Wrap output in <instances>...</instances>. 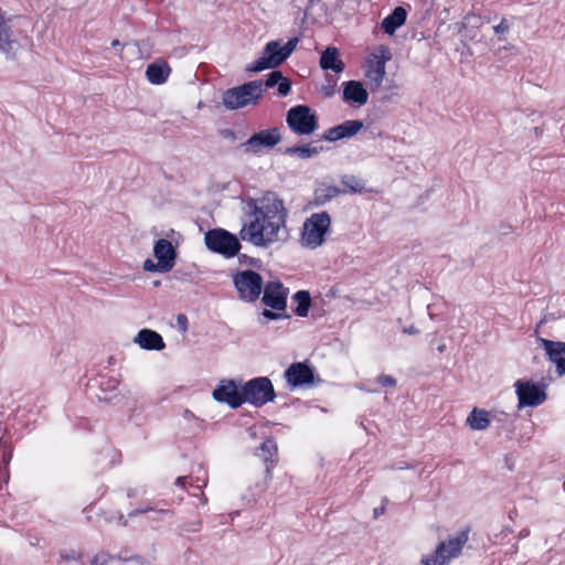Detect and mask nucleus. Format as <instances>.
<instances>
[{"label":"nucleus","instance_id":"obj_1","mask_svg":"<svg viewBox=\"0 0 565 565\" xmlns=\"http://www.w3.org/2000/svg\"><path fill=\"white\" fill-rule=\"evenodd\" d=\"M254 455L264 462L265 469L262 470L260 467H258L255 471L260 478L255 480L254 486L248 487L252 497L259 495L266 491L273 479L271 471L278 462V447L276 440L273 437L266 438L260 446L255 449Z\"/></svg>","mask_w":565,"mask_h":565},{"label":"nucleus","instance_id":"obj_2","mask_svg":"<svg viewBox=\"0 0 565 565\" xmlns=\"http://www.w3.org/2000/svg\"><path fill=\"white\" fill-rule=\"evenodd\" d=\"M264 92L262 79L249 81L224 90L222 103L226 109L236 110L248 105H257Z\"/></svg>","mask_w":565,"mask_h":565},{"label":"nucleus","instance_id":"obj_3","mask_svg":"<svg viewBox=\"0 0 565 565\" xmlns=\"http://www.w3.org/2000/svg\"><path fill=\"white\" fill-rule=\"evenodd\" d=\"M232 281L238 299L247 303L259 299L265 284L263 276L252 268L236 270L232 274Z\"/></svg>","mask_w":565,"mask_h":565},{"label":"nucleus","instance_id":"obj_4","mask_svg":"<svg viewBox=\"0 0 565 565\" xmlns=\"http://www.w3.org/2000/svg\"><path fill=\"white\" fill-rule=\"evenodd\" d=\"M204 244L210 252L226 259L238 255L242 248L238 236L222 227L210 228L204 234Z\"/></svg>","mask_w":565,"mask_h":565},{"label":"nucleus","instance_id":"obj_5","mask_svg":"<svg viewBox=\"0 0 565 565\" xmlns=\"http://www.w3.org/2000/svg\"><path fill=\"white\" fill-rule=\"evenodd\" d=\"M331 228V216L327 211L313 213L306 218L301 230V245L317 248L326 242V235Z\"/></svg>","mask_w":565,"mask_h":565},{"label":"nucleus","instance_id":"obj_6","mask_svg":"<svg viewBox=\"0 0 565 565\" xmlns=\"http://www.w3.org/2000/svg\"><path fill=\"white\" fill-rule=\"evenodd\" d=\"M468 534L469 529H465L457 536L440 541L431 555L422 558V565H447L461 554L462 547L468 541Z\"/></svg>","mask_w":565,"mask_h":565},{"label":"nucleus","instance_id":"obj_7","mask_svg":"<svg viewBox=\"0 0 565 565\" xmlns=\"http://www.w3.org/2000/svg\"><path fill=\"white\" fill-rule=\"evenodd\" d=\"M286 124L298 136H309L319 128L317 113L306 104L289 108L286 113Z\"/></svg>","mask_w":565,"mask_h":565},{"label":"nucleus","instance_id":"obj_8","mask_svg":"<svg viewBox=\"0 0 565 565\" xmlns=\"http://www.w3.org/2000/svg\"><path fill=\"white\" fill-rule=\"evenodd\" d=\"M284 379L290 391L312 387L322 383L316 367L309 360L291 363L284 372Z\"/></svg>","mask_w":565,"mask_h":565},{"label":"nucleus","instance_id":"obj_9","mask_svg":"<svg viewBox=\"0 0 565 565\" xmlns=\"http://www.w3.org/2000/svg\"><path fill=\"white\" fill-rule=\"evenodd\" d=\"M244 404L262 407L277 397L273 382L267 376L253 377L243 382Z\"/></svg>","mask_w":565,"mask_h":565},{"label":"nucleus","instance_id":"obj_10","mask_svg":"<svg viewBox=\"0 0 565 565\" xmlns=\"http://www.w3.org/2000/svg\"><path fill=\"white\" fill-rule=\"evenodd\" d=\"M514 387L518 396V409L536 407L547 398L546 386L542 383L521 379L514 383Z\"/></svg>","mask_w":565,"mask_h":565},{"label":"nucleus","instance_id":"obj_11","mask_svg":"<svg viewBox=\"0 0 565 565\" xmlns=\"http://www.w3.org/2000/svg\"><path fill=\"white\" fill-rule=\"evenodd\" d=\"M288 60L279 40L266 43L262 56L246 67L247 72L259 73L268 68H276Z\"/></svg>","mask_w":565,"mask_h":565},{"label":"nucleus","instance_id":"obj_12","mask_svg":"<svg viewBox=\"0 0 565 565\" xmlns=\"http://www.w3.org/2000/svg\"><path fill=\"white\" fill-rule=\"evenodd\" d=\"M212 397L216 402L236 409L244 404L243 382L235 379L221 380L213 390Z\"/></svg>","mask_w":565,"mask_h":565},{"label":"nucleus","instance_id":"obj_13","mask_svg":"<svg viewBox=\"0 0 565 565\" xmlns=\"http://www.w3.org/2000/svg\"><path fill=\"white\" fill-rule=\"evenodd\" d=\"M281 141L279 128L262 129L254 132L246 141L241 143L245 152L259 153L263 150H270Z\"/></svg>","mask_w":565,"mask_h":565},{"label":"nucleus","instance_id":"obj_14","mask_svg":"<svg viewBox=\"0 0 565 565\" xmlns=\"http://www.w3.org/2000/svg\"><path fill=\"white\" fill-rule=\"evenodd\" d=\"M289 289L280 280H270L264 284L262 303L276 310L285 311L287 308Z\"/></svg>","mask_w":565,"mask_h":565},{"label":"nucleus","instance_id":"obj_15","mask_svg":"<svg viewBox=\"0 0 565 565\" xmlns=\"http://www.w3.org/2000/svg\"><path fill=\"white\" fill-rule=\"evenodd\" d=\"M239 242H248L256 247L267 248L268 239L265 238L264 217H253L244 222L238 232Z\"/></svg>","mask_w":565,"mask_h":565},{"label":"nucleus","instance_id":"obj_16","mask_svg":"<svg viewBox=\"0 0 565 565\" xmlns=\"http://www.w3.org/2000/svg\"><path fill=\"white\" fill-rule=\"evenodd\" d=\"M264 221L280 220V224L287 223L288 211L284 205V201L276 192L267 191L259 200Z\"/></svg>","mask_w":565,"mask_h":565},{"label":"nucleus","instance_id":"obj_17","mask_svg":"<svg viewBox=\"0 0 565 565\" xmlns=\"http://www.w3.org/2000/svg\"><path fill=\"white\" fill-rule=\"evenodd\" d=\"M364 127L363 121L360 119H349L339 125L327 129L320 137V140L335 142L341 139H347L355 136Z\"/></svg>","mask_w":565,"mask_h":565},{"label":"nucleus","instance_id":"obj_18","mask_svg":"<svg viewBox=\"0 0 565 565\" xmlns=\"http://www.w3.org/2000/svg\"><path fill=\"white\" fill-rule=\"evenodd\" d=\"M537 342L545 351L547 359L555 364L559 376L565 375V342L537 337Z\"/></svg>","mask_w":565,"mask_h":565},{"label":"nucleus","instance_id":"obj_19","mask_svg":"<svg viewBox=\"0 0 565 565\" xmlns=\"http://www.w3.org/2000/svg\"><path fill=\"white\" fill-rule=\"evenodd\" d=\"M20 47V42L13 36L11 26L6 21V13L0 8V52L7 58L14 60Z\"/></svg>","mask_w":565,"mask_h":565},{"label":"nucleus","instance_id":"obj_20","mask_svg":"<svg viewBox=\"0 0 565 565\" xmlns=\"http://www.w3.org/2000/svg\"><path fill=\"white\" fill-rule=\"evenodd\" d=\"M342 100L359 107L369 100V92L361 81L350 79L342 84Z\"/></svg>","mask_w":565,"mask_h":565},{"label":"nucleus","instance_id":"obj_21","mask_svg":"<svg viewBox=\"0 0 565 565\" xmlns=\"http://www.w3.org/2000/svg\"><path fill=\"white\" fill-rule=\"evenodd\" d=\"M153 256L164 266L166 270L171 271L175 265L178 249L171 241L159 238L153 244Z\"/></svg>","mask_w":565,"mask_h":565},{"label":"nucleus","instance_id":"obj_22","mask_svg":"<svg viewBox=\"0 0 565 565\" xmlns=\"http://www.w3.org/2000/svg\"><path fill=\"white\" fill-rule=\"evenodd\" d=\"M119 380L115 376H104L94 380L93 386L98 388L96 397L100 402L113 403L118 397Z\"/></svg>","mask_w":565,"mask_h":565},{"label":"nucleus","instance_id":"obj_23","mask_svg":"<svg viewBox=\"0 0 565 565\" xmlns=\"http://www.w3.org/2000/svg\"><path fill=\"white\" fill-rule=\"evenodd\" d=\"M141 349L148 351H161L166 348V343L160 333L151 329H141L135 340Z\"/></svg>","mask_w":565,"mask_h":565},{"label":"nucleus","instance_id":"obj_24","mask_svg":"<svg viewBox=\"0 0 565 565\" xmlns=\"http://www.w3.org/2000/svg\"><path fill=\"white\" fill-rule=\"evenodd\" d=\"M319 65L323 71H331L335 74L342 73L345 68L344 62L340 58V51L335 46H328L322 51Z\"/></svg>","mask_w":565,"mask_h":565},{"label":"nucleus","instance_id":"obj_25","mask_svg":"<svg viewBox=\"0 0 565 565\" xmlns=\"http://www.w3.org/2000/svg\"><path fill=\"white\" fill-rule=\"evenodd\" d=\"M407 15L408 12L405 7H395L392 10V12L382 20V30L384 31V33L393 35L401 26H403L406 23Z\"/></svg>","mask_w":565,"mask_h":565},{"label":"nucleus","instance_id":"obj_26","mask_svg":"<svg viewBox=\"0 0 565 565\" xmlns=\"http://www.w3.org/2000/svg\"><path fill=\"white\" fill-rule=\"evenodd\" d=\"M265 238L268 239L267 247L276 242L286 243L289 238V231L286 223L280 224V220L264 221Z\"/></svg>","mask_w":565,"mask_h":565},{"label":"nucleus","instance_id":"obj_27","mask_svg":"<svg viewBox=\"0 0 565 565\" xmlns=\"http://www.w3.org/2000/svg\"><path fill=\"white\" fill-rule=\"evenodd\" d=\"M171 67L164 60H157L147 65L146 77L153 85H162L167 82Z\"/></svg>","mask_w":565,"mask_h":565},{"label":"nucleus","instance_id":"obj_28","mask_svg":"<svg viewBox=\"0 0 565 565\" xmlns=\"http://www.w3.org/2000/svg\"><path fill=\"white\" fill-rule=\"evenodd\" d=\"M518 418V414H509L498 409L492 411V423L497 425L499 430L505 434L508 439H513L515 436V422Z\"/></svg>","mask_w":565,"mask_h":565},{"label":"nucleus","instance_id":"obj_29","mask_svg":"<svg viewBox=\"0 0 565 565\" xmlns=\"http://www.w3.org/2000/svg\"><path fill=\"white\" fill-rule=\"evenodd\" d=\"M344 193L345 190H342L337 185H328L326 188L316 189L313 192V199L308 203V206H322L333 198Z\"/></svg>","mask_w":565,"mask_h":565},{"label":"nucleus","instance_id":"obj_30","mask_svg":"<svg viewBox=\"0 0 565 565\" xmlns=\"http://www.w3.org/2000/svg\"><path fill=\"white\" fill-rule=\"evenodd\" d=\"M492 423V412L475 407L467 418V424L473 430H483Z\"/></svg>","mask_w":565,"mask_h":565},{"label":"nucleus","instance_id":"obj_31","mask_svg":"<svg viewBox=\"0 0 565 565\" xmlns=\"http://www.w3.org/2000/svg\"><path fill=\"white\" fill-rule=\"evenodd\" d=\"M291 299L297 303L292 312L300 318L307 317L312 305L310 292L303 289L298 290L291 296Z\"/></svg>","mask_w":565,"mask_h":565},{"label":"nucleus","instance_id":"obj_32","mask_svg":"<svg viewBox=\"0 0 565 565\" xmlns=\"http://www.w3.org/2000/svg\"><path fill=\"white\" fill-rule=\"evenodd\" d=\"M323 150L322 146L319 147H312L311 145H295L291 147L286 148L285 153L288 156H296L300 159H309L318 153H320Z\"/></svg>","mask_w":565,"mask_h":565},{"label":"nucleus","instance_id":"obj_33","mask_svg":"<svg viewBox=\"0 0 565 565\" xmlns=\"http://www.w3.org/2000/svg\"><path fill=\"white\" fill-rule=\"evenodd\" d=\"M365 76L370 79L372 85V90L381 87L384 76H385V66L379 65L375 62L371 61L370 65L365 71Z\"/></svg>","mask_w":565,"mask_h":565},{"label":"nucleus","instance_id":"obj_34","mask_svg":"<svg viewBox=\"0 0 565 565\" xmlns=\"http://www.w3.org/2000/svg\"><path fill=\"white\" fill-rule=\"evenodd\" d=\"M341 184L344 186L343 190H345V193L347 192L363 193L366 191L365 182L355 175H351V174L342 175Z\"/></svg>","mask_w":565,"mask_h":565},{"label":"nucleus","instance_id":"obj_35","mask_svg":"<svg viewBox=\"0 0 565 565\" xmlns=\"http://www.w3.org/2000/svg\"><path fill=\"white\" fill-rule=\"evenodd\" d=\"M258 202V200L253 198H247L246 200H243L244 217H264V213L262 212V204L259 205Z\"/></svg>","mask_w":565,"mask_h":565},{"label":"nucleus","instance_id":"obj_36","mask_svg":"<svg viewBox=\"0 0 565 565\" xmlns=\"http://www.w3.org/2000/svg\"><path fill=\"white\" fill-rule=\"evenodd\" d=\"M260 316L265 319L264 321L259 319V323L265 324L267 321L271 320H280V319H289L290 315L285 311H276L270 308H264L260 312Z\"/></svg>","mask_w":565,"mask_h":565},{"label":"nucleus","instance_id":"obj_37","mask_svg":"<svg viewBox=\"0 0 565 565\" xmlns=\"http://www.w3.org/2000/svg\"><path fill=\"white\" fill-rule=\"evenodd\" d=\"M148 512H154L156 513V515H153V518H151L152 520H156V521L159 520V515H166V514H171L172 513L168 509L154 510L153 508L146 507V508H139V509H135V510L130 511L128 513V516L129 518H136V516H138L140 514L148 513Z\"/></svg>","mask_w":565,"mask_h":565},{"label":"nucleus","instance_id":"obj_38","mask_svg":"<svg viewBox=\"0 0 565 565\" xmlns=\"http://www.w3.org/2000/svg\"><path fill=\"white\" fill-rule=\"evenodd\" d=\"M326 82H327V85H322L320 88V92L323 94L324 97L330 98L337 92L338 78L333 75L326 74Z\"/></svg>","mask_w":565,"mask_h":565},{"label":"nucleus","instance_id":"obj_39","mask_svg":"<svg viewBox=\"0 0 565 565\" xmlns=\"http://www.w3.org/2000/svg\"><path fill=\"white\" fill-rule=\"evenodd\" d=\"M374 62L379 65L385 66V63L392 58L391 50L385 45H380L377 53L373 55Z\"/></svg>","mask_w":565,"mask_h":565},{"label":"nucleus","instance_id":"obj_40","mask_svg":"<svg viewBox=\"0 0 565 565\" xmlns=\"http://www.w3.org/2000/svg\"><path fill=\"white\" fill-rule=\"evenodd\" d=\"M236 256H237L239 265H247V266H250V267H254L257 269H260L263 267V262L259 258H255V257L248 256L246 254H241L239 252H238V255H236Z\"/></svg>","mask_w":565,"mask_h":565},{"label":"nucleus","instance_id":"obj_41","mask_svg":"<svg viewBox=\"0 0 565 565\" xmlns=\"http://www.w3.org/2000/svg\"><path fill=\"white\" fill-rule=\"evenodd\" d=\"M142 269L149 273H169L161 263L158 260L153 262L151 258H147L143 262Z\"/></svg>","mask_w":565,"mask_h":565},{"label":"nucleus","instance_id":"obj_42","mask_svg":"<svg viewBox=\"0 0 565 565\" xmlns=\"http://www.w3.org/2000/svg\"><path fill=\"white\" fill-rule=\"evenodd\" d=\"M282 76L284 75H282L281 71L274 70L269 74H267L266 79L263 82V85H265V87H267V88H273V87L277 86L279 81L282 79Z\"/></svg>","mask_w":565,"mask_h":565},{"label":"nucleus","instance_id":"obj_43","mask_svg":"<svg viewBox=\"0 0 565 565\" xmlns=\"http://www.w3.org/2000/svg\"><path fill=\"white\" fill-rule=\"evenodd\" d=\"M291 90V81L285 76H282V79L279 81V83L277 84V93L279 96L281 97H286L287 95H289Z\"/></svg>","mask_w":565,"mask_h":565},{"label":"nucleus","instance_id":"obj_44","mask_svg":"<svg viewBox=\"0 0 565 565\" xmlns=\"http://www.w3.org/2000/svg\"><path fill=\"white\" fill-rule=\"evenodd\" d=\"M376 382L384 387H395L397 381L392 375L381 374L376 377Z\"/></svg>","mask_w":565,"mask_h":565},{"label":"nucleus","instance_id":"obj_45","mask_svg":"<svg viewBox=\"0 0 565 565\" xmlns=\"http://www.w3.org/2000/svg\"><path fill=\"white\" fill-rule=\"evenodd\" d=\"M201 526H202V521H200V520L192 521V522H185L180 526V531L186 532V533L199 532L201 530Z\"/></svg>","mask_w":565,"mask_h":565},{"label":"nucleus","instance_id":"obj_46","mask_svg":"<svg viewBox=\"0 0 565 565\" xmlns=\"http://www.w3.org/2000/svg\"><path fill=\"white\" fill-rule=\"evenodd\" d=\"M298 43H299V38L292 36V38L288 39V41L284 45H281L282 50L286 53L288 58L292 54V52L296 50Z\"/></svg>","mask_w":565,"mask_h":565},{"label":"nucleus","instance_id":"obj_47","mask_svg":"<svg viewBox=\"0 0 565 565\" xmlns=\"http://www.w3.org/2000/svg\"><path fill=\"white\" fill-rule=\"evenodd\" d=\"M82 555L75 550H68L61 553L62 561H79Z\"/></svg>","mask_w":565,"mask_h":565},{"label":"nucleus","instance_id":"obj_48","mask_svg":"<svg viewBox=\"0 0 565 565\" xmlns=\"http://www.w3.org/2000/svg\"><path fill=\"white\" fill-rule=\"evenodd\" d=\"M218 135L226 140L235 141L237 139V134L231 128H223L218 130Z\"/></svg>","mask_w":565,"mask_h":565},{"label":"nucleus","instance_id":"obj_49","mask_svg":"<svg viewBox=\"0 0 565 565\" xmlns=\"http://www.w3.org/2000/svg\"><path fill=\"white\" fill-rule=\"evenodd\" d=\"M177 326L181 332H186L189 327L188 317L184 313L177 316Z\"/></svg>","mask_w":565,"mask_h":565},{"label":"nucleus","instance_id":"obj_50","mask_svg":"<svg viewBox=\"0 0 565 565\" xmlns=\"http://www.w3.org/2000/svg\"><path fill=\"white\" fill-rule=\"evenodd\" d=\"M510 29L509 22L507 19H502L498 25L493 28L494 32L497 34H503L507 33Z\"/></svg>","mask_w":565,"mask_h":565},{"label":"nucleus","instance_id":"obj_51","mask_svg":"<svg viewBox=\"0 0 565 565\" xmlns=\"http://www.w3.org/2000/svg\"><path fill=\"white\" fill-rule=\"evenodd\" d=\"M97 557H100L99 565H108L115 557L109 553L102 552L97 554Z\"/></svg>","mask_w":565,"mask_h":565},{"label":"nucleus","instance_id":"obj_52","mask_svg":"<svg viewBox=\"0 0 565 565\" xmlns=\"http://www.w3.org/2000/svg\"><path fill=\"white\" fill-rule=\"evenodd\" d=\"M415 466L412 465V463H407V462L401 461V462H396V463L392 465L391 469H393V470H403V469H412Z\"/></svg>","mask_w":565,"mask_h":565},{"label":"nucleus","instance_id":"obj_53","mask_svg":"<svg viewBox=\"0 0 565 565\" xmlns=\"http://www.w3.org/2000/svg\"><path fill=\"white\" fill-rule=\"evenodd\" d=\"M129 559L130 562H135L137 563L138 565H146V559L145 557L140 556V555H132V556H129Z\"/></svg>","mask_w":565,"mask_h":565},{"label":"nucleus","instance_id":"obj_54","mask_svg":"<svg viewBox=\"0 0 565 565\" xmlns=\"http://www.w3.org/2000/svg\"><path fill=\"white\" fill-rule=\"evenodd\" d=\"M173 277L175 279H190L191 275L188 273H181L179 269L174 270Z\"/></svg>","mask_w":565,"mask_h":565},{"label":"nucleus","instance_id":"obj_55","mask_svg":"<svg viewBox=\"0 0 565 565\" xmlns=\"http://www.w3.org/2000/svg\"><path fill=\"white\" fill-rule=\"evenodd\" d=\"M403 332L406 333V334H418L419 333V330L415 327V326H409V327H406L403 329Z\"/></svg>","mask_w":565,"mask_h":565},{"label":"nucleus","instance_id":"obj_56","mask_svg":"<svg viewBox=\"0 0 565 565\" xmlns=\"http://www.w3.org/2000/svg\"><path fill=\"white\" fill-rule=\"evenodd\" d=\"M558 318H561V316H559V315H558V316H556V315H554V313L546 315V316H544V318L540 321V324H542V323H544V322H547V321H550V320H556V319H558Z\"/></svg>","mask_w":565,"mask_h":565},{"label":"nucleus","instance_id":"obj_57","mask_svg":"<svg viewBox=\"0 0 565 565\" xmlns=\"http://www.w3.org/2000/svg\"><path fill=\"white\" fill-rule=\"evenodd\" d=\"M384 512H385V507L384 505L375 508L374 511H373L374 518H379L380 515L384 514Z\"/></svg>","mask_w":565,"mask_h":565},{"label":"nucleus","instance_id":"obj_58","mask_svg":"<svg viewBox=\"0 0 565 565\" xmlns=\"http://www.w3.org/2000/svg\"><path fill=\"white\" fill-rule=\"evenodd\" d=\"M188 477H178L175 480V484L179 487H184L186 483Z\"/></svg>","mask_w":565,"mask_h":565},{"label":"nucleus","instance_id":"obj_59","mask_svg":"<svg viewBox=\"0 0 565 565\" xmlns=\"http://www.w3.org/2000/svg\"><path fill=\"white\" fill-rule=\"evenodd\" d=\"M510 230H511V226H510V225H501V226H500V231H501V234H502V235L508 234Z\"/></svg>","mask_w":565,"mask_h":565},{"label":"nucleus","instance_id":"obj_60","mask_svg":"<svg viewBox=\"0 0 565 565\" xmlns=\"http://www.w3.org/2000/svg\"><path fill=\"white\" fill-rule=\"evenodd\" d=\"M137 495V491L135 489H128L127 490V497L128 498H135Z\"/></svg>","mask_w":565,"mask_h":565},{"label":"nucleus","instance_id":"obj_61","mask_svg":"<svg viewBox=\"0 0 565 565\" xmlns=\"http://www.w3.org/2000/svg\"><path fill=\"white\" fill-rule=\"evenodd\" d=\"M10 458H11V452L8 454V455L4 454L3 457H2L3 463L7 465L9 462V460H10Z\"/></svg>","mask_w":565,"mask_h":565},{"label":"nucleus","instance_id":"obj_62","mask_svg":"<svg viewBox=\"0 0 565 565\" xmlns=\"http://www.w3.org/2000/svg\"><path fill=\"white\" fill-rule=\"evenodd\" d=\"M115 559L122 561V562H130L129 557H125L122 555L114 556Z\"/></svg>","mask_w":565,"mask_h":565},{"label":"nucleus","instance_id":"obj_63","mask_svg":"<svg viewBox=\"0 0 565 565\" xmlns=\"http://www.w3.org/2000/svg\"><path fill=\"white\" fill-rule=\"evenodd\" d=\"M99 561H100V557H97V555H95L90 562V565H99Z\"/></svg>","mask_w":565,"mask_h":565},{"label":"nucleus","instance_id":"obj_64","mask_svg":"<svg viewBox=\"0 0 565 565\" xmlns=\"http://www.w3.org/2000/svg\"><path fill=\"white\" fill-rule=\"evenodd\" d=\"M445 350H446V344H444V343H441V344H439V345L437 347V351H438L439 353H444V352H445Z\"/></svg>","mask_w":565,"mask_h":565}]
</instances>
